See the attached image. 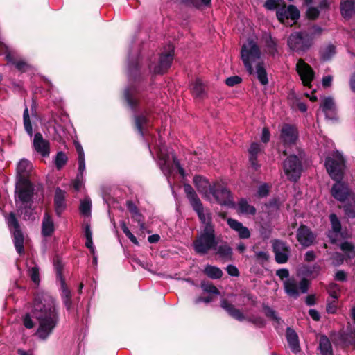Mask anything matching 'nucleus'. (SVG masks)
I'll list each match as a JSON object with an SVG mask.
<instances>
[{
    "mask_svg": "<svg viewBox=\"0 0 355 355\" xmlns=\"http://www.w3.org/2000/svg\"><path fill=\"white\" fill-rule=\"evenodd\" d=\"M31 314L39 324L35 335L40 340H46L60 323V309L55 299L47 293H37Z\"/></svg>",
    "mask_w": 355,
    "mask_h": 355,
    "instance_id": "obj_1",
    "label": "nucleus"
},
{
    "mask_svg": "<svg viewBox=\"0 0 355 355\" xmlns=\"http://www.w3.org/2000/svg\"><path fill=\"white\" fill-rule=\"evenodd\" d=\"M128 77L132 82L122 92V98L128 107L133 112H137L141 102L147 103V96L144 94L146 85H141L146 80V76L141 70V66L137 61L129 64Z\"/></svg>",
    "mask_w": 355,
    "mask_h": 355,
    "instance_id": "obj_2",
    "label": "nucleus"
},
{
    "mask_svg": "<svg viewBox=\"0 0 355 355\" xmlns=\"http://www.w3.org/2000/svg\"><path fill=\"white\" fill-rule=\"evenodd\" d=\"M218 243L215 225L209 221L206 226H203L197 233L192 242V247L197 254L204 256L209 251L216 250Z\"/></svg>",
    "mask_w": 355,
    "mask_h": 355,
    "instance_id": "obj_3",
    "label": "nucleus"
},
{
    "mask_svg": "<svg viewBox=\"0 0 355 355\" xmlns=\"http://www.w3.org/2000/svg\"><path fill=\"white\" fill-rule=\"evenodd\" d=\"M313 37L306 31L294 32L287 40L289 49L299 55L306 53L313 44Z\"/></svg>",
    "mask_w": 355,
    "mask_h": 355,
    "instance_id": "obj_4",
    "label": "nucleus"
},
{
    "mask_svg": "<svg viewBox=\"0 0 355 355\" xmlns=\"http://www.w3.org/2000/svg\"><path fill=\"white\" fill-rule=\"evenodd\" d=\"M7 225L10 231L16 251L19 255L24 254V234L15 212L11 211L5 216Z\"/></svg>",
    "mask_w": 355,
    "mask_h": 355,
    "instance_id": "obj_5",
    "label": "nucleus"
},
{
    "mask_svg": "<svg viewBox=\"0 0 355 355\" xmlns=\"http://www.w3.org/2000/svg\"><path fill=\"white\" fill-rule=\"evenodd\" d=\"M220 307L227 312L229 316L239 322L247 320L259 328H262L266 326V321L262 317L254 315L245 317L240 309L236 308V306L227 299H223L221 300Z\"/></svg>",
    "mask_w": 355,
    "mask_h": 355,
    "instance_id": "obj_6",
    "label": "nucleus"
},
{
    "mask_svg": "<svg viewBox=\"0 0 355 355\" xmlns=\"http://www.w3.org/2000/svg\"><path fill=\"white\" fill-rule=\"evenodd\" d=\"M302 153V152H300L299 156L291 155L287 157L283 163L284 173L290 181L297 182L301 177Z\"/></svg>",
    "mask_w": 355,
    "mask_h": 355,
    "instance_id": "obj_7",
    "label": "nucleus"
},
{
    "mask_svg": "<svg viewBox=\"0 0 355 355\" xmlns=\"http://www.w3.org/2000/svg\"><path fill=\"white\" fill-rule=\"evenodd\" d=\"M35 188L31 180L16 181L15 188V202L21 204H33Z\"/></svg>",
    "mask_w": 355,
    "mask_h": 355,
    "instance_id": "obj_8",
    "label": "nucleus"
},
{
    "mask_svg": "<svg viewBox=\"0 0 355 355\" xmlns=\"http://www.w3.org/2000/svg\"><path fill=\"white\" fill-rule=\"evenodd\" d=\"M345 160L343 156L336 153L332 157L325 159V167L332 180H342L344 175Z\"/></svg>",
    "mask_w": 355,
    "mask_h": 355,
    "instance_id": "obj_9",
    "label": "nucleus"
},
{
    "mask_svg": "<svg viewBox=\"0 0 355 355\" xmlns=\"http://www.w3.org/2000/svg\"><path fill=\"white\" fill-rule=\"evenodd\" d=\"M211 194L218 204L230 207L234 206L231 191L223 184L218 182L214 183L211 189Z\"/></svg>",
    "mask_w": 355,
    "mask_h": 355,
    "instance_id": "obj_10",
    "label": "nucleus"
},
{
    "mask_svg": "<svg viewBox=\"0 0 355 355\" xmlns=\"http://www.w3.org/2000/svg\"><path fill=\"white\" fill-rule=\"evenodd\" d=\"M296 70L304 86L311 87V82L315 78V72L311 67L302 58L299 59L296 64Z\"/></svg>",
    "mask_w": 355,
    "mask_h": 355,
    "instance_id": "obj_11",
    "label": "nucleus"
},
{
    "mask_svg": "<svg viewBox=\"0 0 355 355\" xmlns=\"http://www.w3.org/2000/svg\"><path fill=\"white\" fill-rule=\"evenodd\" d=\"M276 15L279 22L284 24L286 20L288 19L293 21L297 20L300 18V14L295 6L289 5L286 8V5L284 3V5L276 11Z\"/></svg>",
    "mask_w": 355,
    "mask_h": 355,
    "instance_id": "obj_12",
    "label": "nucleus"
},
{
    "mask_svg": "<svg viewBox=\"0 0 355 355\" xmlns=\"http://www.w3.org/2000/svg\"><path fill=\"white\" fill-rule=\"evenodd\" d=\"M150 110L145 109L141 113L133 115L134 128L138 134L144 137L150 123Z\"/></svg>",
    "mask_w": 355,
    "mask_h": 355,
    "instance_id": "obj_13",
    "label": "nucleus"
},
{
    "mask_svg": "<svg viewBox=\"0 0 355 355\" xmlns=\"http://www.w3.org/2000/svg\"><path fill=\"white\" fill-rule=\"evenodd\" d=\"M174 58V51L170 50L162 53L159 56V62L153 69L154 75H163L168 71L171 66Z\"/></svg>",
    "mask_w": 355,
    "mask_h": 355,
    "instance_id": "obj_14",
    "label": "nucleus"
},
{
    "mask_svg": "<svg viewBox=\"0 0 355 355\" xmlns=\"http://www.w3.org/2000/svg\"><path fill=\"white\" fill-rule=\"evenodd\" d=\"M280 139L285 145L295 144L298 139L297 128L289 123H284L280 131Z\"/></svg>",
    "mask_w": 355,
    "mask_h": 355,
    "instance_id": "obj_15",
    "label": "nucleus"
},
{
    "mask_svg": "<svg viewBox=\"0 0 355 355\" xmlns=\"http://www.w3.org/2000/svg\"><path fill=\"white\" fill-rule=\"evenodd\" d=\"M336 183L331 189V196L338 201L345 202L350 196V191L347 185L341 182L342 180H334Z\"/></svg>",
    "mask_w": 355,
    "mask_h": 355,
    "instance_id": "obj_16",
    "label": "nucleus"
},
{
    "mask_svg": "<svg viewBox=\"0 0 355 355\" xmlns=\"http://www.w3.org/2000/svg\"><path fill=\"white\" fill-rule=\"evenodd\" d=\"M296 238L298 242L305 248L313 245L315 239V236L311 230L304 224H301L299 227Z\"/></svg>",
    "mask_w": 355,
    "mask_h": 355,
    "instance_id": "obj_17",
    "label": "nucleus"
},
{
    "mask_svg": "<svg viewBox=\"0 0 355 355\" xmlns=\"http://www.w3.org/2000/svg\"><path fill=\"white\" fill-rule=\"evenodd\" d=\"M33 148L42 157H46L50 153V143L43 138L40 132H36L34 135Z\"/></svg>",
    "mask_w": 355,
    "mask_h": 355,
    "instance_id": "obj_18",
    "label": "nucleus"
},
{
    "mask_svg": "<svg viewBox=\"0 0 355 355\" xmlns=\"http://www.w3.org/2000/svg\"><path fill=\"white\" fill-rule=\"evenodd\" d=\"M1 50L4 51L6 54L5 58L8 63L15 66L16 69L21 72H26L30 67L29 64L24 60H17L8 51V47L5 44L1 45Z\"/></svg>",
    "mask_w": 355,
    "mask_h": 355,
    "instance_id": "obj_19",
    "label": "nucleus"
},
{
    "mask_svg": "<svg viewBox=\"0 0 355 355\" xmlns=\"http://www.w3.org/2000/svg\"><path fill=\"white\" fill-rule=\"evenodd\" d=\"M31 168L32 165L28 159H21L17 167L16 181L30 180L29 176Z\"/></svg>",
    "mask_w": 355,
    "mask_h": 355,
    "instance_id": "obj_20",
    "label": "nucleus"
},
{
    "mask_svg": "<svg viewBox=\"0 0 355 355\" xmlns=\"http://www.w3.org/2000/svg\"><path fill=\"white\" fill-rule=\"evenodd\" d=\"M286 338L291 352L298 354L301 351L299 337L296 331L291 327L286 329Z\"/></svg>",
    "mask_w": 355,
    "mask_h": 355,
    "instance_id": "obj_21",
    "label": "nucleus"
},
{
    "mask_svg": "<svg viewBox=\"0 0 355 355\" xmlns=\"http://www.w3.org/2000/svg\"><path fill=\"white\" fill-rule=\"evenodd\" d=\"M66 192L58 187L54 196V207L56 214L60 216L66 209Z\"/></svg>",
    "mask_w": 355,
    "mask_h": 355,
    "instance_id": "obj_22",
    "label": "nucleus"
},
{
    "mask_svg": "<svg viewBox=\"0 0 355 355\" xmlns=\"http://www.w3.org/2000/svg\"><path fill=\"white\" fill-rule=\"evenodd\" d=\"M227 223L231 229L238 232L240 239H246L250 237L249 229L243 226L239 220L230 218L227 219Z\"/></svg>",
    "mask_w": 355,
    "mask_h": 355,
    "instance_id": "obj_23",
    "label": "nucleus"
},
{
    "mask_svg": "<svg viewBox=\"0 0 355 355\" xmlns=\"http://www.w3.org/2000/svg\"><path fill=\"white\" fill-rule=\"evenodd\" d=\"M322 111L327 118L333 119L336 116V105L331 97H325L320 105Z\"/></svg>",
    "mask_w": 355,
    "mask_h": 355,
    "instance_id": "obj_24",
    "label": "nucleus"
},
{
    "mask_svg": "<svg viewBox=\"0 0 355 355\" xmlns=\"http://www.w3.org/2000/svg\"><path fill=\"white\" fill-rule=\"evenodd\" d=\"M193 184L198 192L204 194L211 193V189L212 185L209 182L201 175H196L193 177Z\"/></svg>",
    "mask_w": 355,
    "mask_h": 355,
    "instance_id": "obj_25",
    "label": "nucleus"
},
{
    "mask_svg": "<svg viewBox=\"0 0 355 355\" xmlns=\"http://www.w3.org/2000/svg\"><path fill=\"white\" fill-rule=\"evenodd\" d=\"M53 265L56 274L57 279L60 282L62 286L64 285L65 279L63 275L64 263L59 254H55L53 258Z\"/></svg>",
    "mask_w": 355,
    "mask_h": 355,
    "instance_id": "obj_26",
    "label": "nucleus"
},
{
    "mask_svg": "<svg viewBox=\"0 0 355 355\" xmlns=\"http://www.w3.org/2000/svg\"><path fill=\"white\" fill-rule=\"evenodd\" d=\"M339 209H343L345 217L347 219L355 218V195L350 199L346 200L343 205L338 206Z\"/></svg>",
    "mask_w": 355,
    "mask_h": 355,
    "instance_id": "obj_27",
    "label": "nucleus"
},
{
    "mask_svg": "<svg viewBox=\"0 0 355 355\" xmlns=\"http://www.w3.org/2000/svg\"><path fill=\"white\" fill-rule=\"evenodd\" d=\"M216 254L225 261H230L232 260L233 250L228 243H225L216 247Z\"/></svg>",
    "mask_w": 355,
    "mask_h": 355,
    "instance_id": "obj_28",
    "label": "nucleus"
},
{
    "mask_svg": "<svg viewBox=\"0 0 355 355\" xmlns=\"http://www.w3.org/2000/svg\"><path fill=\"white\" fill-rule=\"evenodd\" d=\"M318 349L320 350L321 355H334L331 343L326 335L320 336Z\"/></svg>",
    "mask_w": 355,
    "mask_h": 355,
    "instance_id": "obj_29",
    "label": "nucleus"
},
{
    "mask_svg": "<svg viewBox=\"0 0 355 355\" xmlns=\"http://www.w3.org/2000/svg\"><path fill=\"white\" fill-rule=\"evenodd\" d=\"M284 290L286 293L295 299H297L300 295V292L296 281L292 279H287L284 282Z\"/></svg>",
    "mask_w": 355,
    "mask_h": 355,
    "instance_id": "obj_30",
    "label": "nucleus"
},
{
    "mask_svg": "<svg viewBox=\"0 0 355 355\" xmlns=\"http://www.w3.org/2000/svg\"><path fill=\"white\" fill-rule=\"evenodd\" d=\"M355 0H341L340 13L345 19H350L353 15Z\"/></svg>",
    "mask_w": 355,
    "mask_h": 355,
    "instance_id": "obj_31",
    "label": "nucleus"
},
{
    "mask_svg": "<svg viewBox=\"0 0 355 355\" xmlns=\"http://www.w3.org/2000/svg\"><path fill=\"white\" fill-rule=\"evenodd\" d=\"M55 230L54 223L48 213H45L42 224V234L44 236L48 237L52 235Z\"/></svg>",
    "mask_w": 355,
    "mask_h": 355,
    "instance_id": "obj_32",
    "label": "nucleus"
},
{
    "mask_svg": "<svg viewBox=\"0 0 355 355\" xmlns=\"http://www.w3.org/2000/svg\"><path fill=\"white\" fill-rule=\"evenodd\" d=\"M193 210L196 212L198 218L202 224L204 225V226H206L207 223L209 221L212 222V218L211 216L210 213H207V214H205L204 211V206L202 202L198 203L196 205H194L191 207Z\"/></svg>",
    "mask_w": 355,
    "mask_h": 355,
    "instance_id": "obj_33",
    "label": "nucleus"
},
{
    "mask_svg": "<svg viewBox=\"0 0 355 355\" xmlns=\"http://www.w3.org/2000/svg\"><path fill=\"white\" fill-rule=\"evenodd\" d=\"M251 44V46L250 49H247V46L245 45H243L241 48V59H243V55H247L248 59L250 60V58L254 59H258L261 56V52L259 46L256 44Z\"/></svg>",
    "mask_w": 355,
    "mask_h": 355,
    "instance_id": "obj_34",
    "label": "nucleus"
},
{
    "mask_svg": "<svg viewBox=\"0 0 355 355\" xmlns=\"http://www.w3.org/2000/svg\"><path fill=\"white\" fill-rule=\"evenodd\" d=\"M184 191L191 207L202 202L193 187L189 184L184 185Z\"/></svg>",
    "mask_w": 355,
    "mask_h": 355,
    "instance_id": "obj_35",
    "label": "nucleus"
},
{
    "mask_svg": "<svg viewBox=\"0 0 355 355\" xmlns=\"http://www.w3.org/2000/svg\"><path fill=\"white\" fill-rule=\"evenodd\" d=\"M340 340L346 346H353L355 340V328L348 327L346 332L340 334Z\"/></svg>",
    "mask_w": 355,
    "mask_h": 355,
    "instance_id": "obj_36",
    "label": "nucleus"
},
{
    "mask_svg": "<svg viewBox=\"0 0 355 355\" xmlns=\"http://www.w3.org/2000/svg\"><path fill=\"white\" fill-rule=\"evenodd\" d=\"M257 77L260 83L266 85L268 83V75L263 62H259L256 65Z\"/></svg>",
    "mask_w": 355,
    "mask_h": 355,
    "instance_id": "obj_37",
    "label": "nucleus"
},
{
    "mask_svg": "<svg viewBox=\"0 0 355 355\" xmlns=\"http://www.w3.org/2000/svg\"><path fill=\"white\" fill-rule=\"evenodd\" d=\"M191 89L193 96L199 98H204L205 95V85L199 79H196L191 85Z\"/></svg>",
    "mask_w": 355,
    "mask_h": 355,
    "instance_id": "obj_38",
    "label": "nucleus"
},
{
    "mask_svg": "<svg viewBox=\"0 0 355 355\" xmlns=\"http://www.w3.org/2000/svg\"><path fill=\"white\" fill-rule=\"evenodd\" d=\"M203 272L205 275L212 279H220L223 275L220 268L211 265L206 266Z\"/></svg>",
    "mask_w": 355,
    "mask_h": 355,
    "instance_id": "obj_39",
    "label": "nucleus"
},
{
    "mask_svg": "<svg viewBox=\"0 0 355 355\" xmlns=\"http://www.w3.org/2000/svg\"><path fill=\"white\" fill-rule=\"evenodd\" d=\"M272 231V227L270 221H263L260 223L259 225V233L263 239H268L271 236Z\"/></svg>",
    "mask_w": 355,
    "mask_h": 355,
    "instance_id": "obj_40",
    "label": "nucleus"
},
{
    "mask_svg": "<svg viewBox=\"0 0 355 355\" xmlns=\"http://www.w3.org/2000/svg\"><path fill=\"white\" fill-rule=\"evenodd\" d=\"M62 293L61 295L62 301L64 304L66 309L69 311L72 309L73 304L71 301V293L70 290L67 287L66 284L64 283V286H62Z\"/></svg>",
    "mask_w": 355,
    "mask_h": 355,
    "instance_id": "obj_41",
    "label": "nucleus"
},
{
    "mask_svg": "<svg viewBox=\"0 0 355 355\" xmlns=\"http://www.w3.org/2000/svg\"><path fill=\"white\" fill-rule=\"evenodd\" d=\"M239 210L242 214L254 215L256 214V208L248 204L245 198H241L238 202Z\"/></svg>",
    "mask_w": 355,
    "mask_h": 355,
    "instance_id": "obj_42",
    "label": "nucleus"
},
{
    "mask_svg": "<svg viewBox=\"0 0 355 355\" xmlns=\"http://www.w3.org/2000/svg\"><path fill=\"white\" fill-rule=\"evenodd\" d=\"M272 252H291L290 246L285 242L282 240L275 239L272 241Z\"/></svg>",
    "mask_w": 355,
    "mask_h": 355,
    "instance_id": "obj_43",
    "label": "nucleus"
},
{
    "mask_svg": "<svg viewBox=\"0 0 355 355\" xmlns=\"http://www.w3.org/2000/svg\"><path fill=\"white\" fill-rule=\"evenodd\" d=\"M320 53L323 61H328L336 54V47L333 44H329L321 49Z\"/></svg>",
    "mask_w": 355,
    "mask_h": 355,
    "instance_id": "obj_44",
    "label": "nucleus"
},
{
    "mask_svg": "<svg viewBox=\"0 0 355 355\" xmlns=\"http://www.w3.org/2000/svg\"><path fill=\"white\" fill-rule=\"evenodd\" d=\"M23 123L24 129L26 132V133L30 136L32 137L33 135V128L32 124L30 119V116L28 113V110L27 107L25 108L23 113Z\"/></svg>",
    "mask_w": 355,
    "mask_h": 355,
    "instance_id": "obj_45",
    "label": "nucleus"
},
{
    "mask_svg": "<svg viewBox=\"0 0 355 355\" xmlns=\"http://www.w3.org/2000/svg\"><path fill=\"white\" fill-rule=\"evenodd\" d=\"M32 205L33 204H22V206L17 208L18 213L20 212V214L23 215V219L24 220H29L32 216Z\"/></svg>",
    "mask_w": 355,
    "mask_h": 355,
    "instance_id": "obj_46",
    "label": "nucleus"
},
{
    "mask_svg": "<svg viewBox=\"0 0 355 355\" xmlns=\"http://www.w3.org/2000/svg\"><path fill=\"white\" fill-rule=\"evenodd\" d=\"M68 157L66 154L62 151L57 153L55 159V167L58 170H60L67 164Z\"/></svg>",
    "mask_w": 355,
    "mask_h": 355,
    "instance_id": "obj_47",
    "label": "nucleus"
},
{
    "mask_svg": "<svg viewBox=\"0 0 355 355\" xmlns=\"http://www.w3.org/2000/svg\"><path fill=\"white\" fill-rule=\"evenodd\" d=\"M329 218L333 232L340 233L342 230V225L337 215L333 213L329 215Z\"/></svg>",
    "mask_w": 355,
    "mask_h": 355,
    "instance_id": "obj_48",
    "label": "nucleus"
},
{
    "mask_svg": "<svg viewBox=\"0 0 355 355\" xmlns=\"http://www.w3.org/2000/svg\"><path fill=\"white\" fill-rule=\"evenodd\" d=\"M285 3L284 0H266L264 7L269 10H277L280 6H283Z\"/></svg>",
    "mask_w": 355,
    "mask_h": 355,
    "instance_id": "obj_49",
    "label": "nucleus"
},
{
    "mask_svg": "<svg viewBox=\"0 0 355 355\" xmlns=\"http://www.w3.org/2000/svg\"><path fill=\"white\" fill-rule=\"evenodd\" d=\"M201 288L203 291L212 294H218L219 291L218 288L209 282L202 281L200 284Z\"/></svg>",
    "mask_w": 355,
    "mask_h": 355,
    "instance_id": "obj_50",
    "label": "nucleus"
},
{
    "mask_svg": "<svg viewBox=\"0 0 355 355\" xmlns=\"http://www.w3.org/2000/svg\"><path fill=\"white\" fill-rule=\"evenodd\" d=\"M263 310L267 318H269L277 322L279 321L280 318L277 316V312L269 306L263 304Z\"/></svg>",
    "mask_w": 355,
    "mask_h": 355,
    "instance_id": "obj_51",
    "label": "nucleus"
},
{
    "mask_svg": "<svg viewBox=\"0 0 355 355\" xmlns=\"http://www.w3.org/2000/svg\"><path fill=\"white\" fill-rule=\"evenodd\" d=\"M329 295L336 300H338L339 295L338 293L340 291V286L336 283H331L327 288Z\"/></svg>",
    "mask_w": 355,
    "mask_h": 355,
    "instance_id": "obj_52",
    "label": "nucleus"
},
{
    "mask_svg": "<svg viewBox=\"0 0 355 355\" xmlns=\"http://www.w3.org/2000/svg\"><path fill=\"white\" fill-rule=\"evenodd\" d=\"M266 46L270 55H275V54L277 53V42L272 37L270 36L269 38L266 40Z\"/></svg>",
    "mask_w": 355,
    "mask_h": 355,
    "instance_id": "obj_53",
    "label": "nucleus"
},
{
    "mask_svg": "<svg viewBox=\"0 0 355 355\" xmlns=\"http://www.w3.org/2000/svg\"><path fill=\"white\" fill-rule=\"evenodd\" d=\"M270 187L266 183H263V184H261L258 187V189L257 191V197L259 198H263L268 196L270 193Z\"/></svg>",
    "mask_w": 355,
    "mask_h": 355,
    "instance_id": "obj_54",
    "label": "nucleus"
},
{
    "mask_svg": "<svg viewBox=\"0 0 355 355\" xmlns=\"http://www.w3.org/2000/svg\"><path fill=\"white\" fill-rule=\"evenodd\" d=\"M121 230H123V233L131 241V242L137 245H139V242H138L137 238L131 233V232L130 231V230L125 225V222L123 221L121 223Z\"/></svg>",
    "mask_w": 355,
    "mask_h": 355,
    "instance_id": "obj_55",
    "label": "nucleus"
},
{
    "mask_svg": "<svg viewBox=\"0 0 355 355\" xmlns=\"http://www.w3.org/2000/svg\"><path fill=\"white\" fill-rule=\"evenodd\" d=\"M291 252H275V260L279 264L286 263L289 259V255Z\"/></svg>",
    "mask_w": 355,
    "mask_h": 355,
    "instance_id": "obj_56",
    "label": "nucleus"
},
{
    "mask_svg": "<svg viewBox=\"0 0 355 355\" xmlns=\"http://www.w3.org/2000/svg\"><path fill=\"white\" fill-rule=\"evenodd\" d=\"M29 276L31 279L35 284H39L40 279V273H39V268L37 266L32 267L29 271Z\"/></svg>",
    "mask_w": 355,
    "mask_h": 355,
    "instance_id": "obj_57",
    "label": "nucleus"
},
{
    "mask_svg": "<svg viewBox=\"0 0 355 355\" xmlns=\"http://www.w3.org/2000/svg\"><path fill=\"white\" fill-rule=\"evenodd\" d=\"M131 218L135 222H137L139 225L141 230L145 229V223H144V216L140 213L139 211H137L135 213L131 214Z\"/></svg>",
    "mask_w": 355,
    "mask_h": 355,
    "instance_id": "obj_58",
    "label": "nucleus"
},
{
    "mask_svg": "<svg viewBox=\"0 0 355 355\" xmlns=\"http://www.w3.org/2000/svg\"><path fill=\"white\" fill-rule=\"evenodd\" d=\"M254 257L256 261L261 264L268 261L270 258L268 252L265 251L256 252Z\"/></svg>",
    "mask_w": 355,
    "mask_h": 355,
    "instance_id": "obj_59",
    "label": "nucleus"
},
{
    "mask_svg": "<svg viewBox=\"0 0 355 355\" xmlns=\"http://www.w3.org/2000/svg\"><path fill=\"white\" fill-rule=\"evenodd\" d=\"M281 202L279 198L275 197L270 199L266 203V207L272 210H278L280 207Z\"/></svg>",
    "mask_w": 355,
    "mask_h": 355,
    "instance_id": "obj_60",
    "label": "nucleus"
},
{
    "mask_svg": "<svg viewBox=\"0 0 355 355\" xmlns=\"http://www.w3.org/2000/svg\"><path fill=\"white\" fill-rule=\"evenodd\" d=\"M320 15L319 10L315 7H310L306 12V17L310 20H315Z\"/></svg>",
    "mask_w": 355,
    "mask_h": 355,
    "instance_id": "obj_61",
    "label": "nucleus"
},
{
    "mask_svg": "<svg viewBox=\"0 0 355 355\" xmlns=\"http://www.w3.org/2000/svg\"><path fill=\"white\" fill-rule=\"evenodd\" d=\"M241 77L239 76H233L226 78L225 83L229 87H234L242 83Z\"/></svg>",
    "mask_w": 355,
    "mask_h": 355,
    "instance_id": "obj_62",
    "label": "nucleus"
},
{
    "mask_svg": "<svg viewBox=\"0 0 355 355\" xmlns=\"http://www.w3.org/2000/svg\"><path fill=\"white\" fill-rule=\"evenodd\" d=\"M260 145L258 143H252L248 149L249 157H257L258 154L260 153Z\"/></svg>",
    "mask_w": 355,
    "mask_h": 355,
    "instance_id": "obj_63",
    "label": "nucleus"
},
{
    "mask_svg": "<svg viewBox=\"0 0 355 355\" xmlns=\"http://www.w3.org/2000/svg\"><path fill=\"white\" fill-rule=\"evenodd\" d=\"M23 324L26 329H32L35 327V322L31 318L30 313H26L23 317Z\"/></svg>",
    "mask_w": 355,
    "mask_h": 355,
    "instance_id": "obj_64",
    "label": "nucleus"
}]
</instances>
